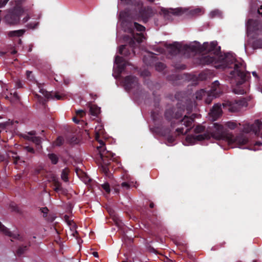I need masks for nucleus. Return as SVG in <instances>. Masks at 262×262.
<instances>
[{"mask_svg":"<svg viewBox=\"0 0 262 262\" xmlns=\"http://www.w3.org/2000/svg\"><path fill=\"white\" fill-rule=\"evenodd\" d=\"M245 65L243 62H236L234 64V70L231 73L234 78L232 80L233 84L235 83L236 88H233V92L237 94L242 95L246 93V91L238 86L243 84L245 81L246 73L245 72Z\"/></svg>","mask_w":262,"mask_h":262,"instance_id":"f257e3e1","label":"nucleus"},{"mask_svg":"<svg viewBox=\"0 0 262 262\" xmlns=\"http://www.w3.org/2000/svg\"><path fill=\"white\" fill-rule=\"evenodd\" d=\"M225 133L224 127L220 124H214L213 126V130L211 134L209 133L203 135L188 136L186 138V145H191L195 143L197 141H201L208 139L212 137L216 139H220L222 138Z\"/></svg>","mask_w":262,"mask_h":262,"instance_id":"f03ea898","label":"nucleus"},{"mask_svg":"<svg viewBox=\"0 0 262 262\" xmlns=\"http://www.w3.org/2000/svg\"><path fill=\"white\" fill-rule=\"evenodd\" d=\"M219 82L217 81H214L210 91V94L206 92L203 90L197 92L195 94V97L197 99H202L204 97H207L205 101L207 103H210L213 97H216L219 96L220 91L219 90Z\"/></svg>","mask_w":262,"mask_h":262,"instance_id":"7ed1b4c3","label":"nucleus"},{"mask_svg":"<svg viewBox=\"0 0 262 262\" xmlns=\"http://www.w3.org/2000/svg\"><path fill=\"white\" fill-rule=\"evenodd\" d=\"M134 29H128V32H129L131 35L130 38L129 39L127 37L124 38V39L126 41H128L132 45L135 43V41L138 43L141 42L144 39V37L142 33H136L135 34V31H142L144 30L145 28L143 26L140 25L137 23H134Z\"/></svg>","mask_w":262,"mask_h":262,"instance_id":"20e7f679","label":"nucleus"},{"mask_svg":"<svg viewBox=\"0 0 262 262\" xmlns=\"http://www.w3.org/2000/svg\"><path fill=\"white\" fill-rule=\"evenodd\" d=\"M100 143V146L98 147V150H99V155L104 165L108 164L106 161V159L110 158V159L114 157V154L109 152L108 151H105L104 146V143L102 140H98Z\"/></svg>","mask_w":262,"mask_h":262,"instance_id":"39448f33","label":"nucleus"},{"mask_svg":"<svg viewBox=\"0 0 262 262\" xmlns=\"http://www.w3.org/2000/svg\"><path fill=\"white\" fill-rule=\"evenodd\" d=\"M192 122L193 119L191 118L185 116L181 121L180 124L185 126V129H184V127H182L178 128L177 131L182 134L187 133L192 126Z\"/></svg>","mask_w":262,"mask_h":262,"instance_id":"423d86ee","label":"nucleus"},{"mask_svg":"<svg viewBox=\"0 0 262 262\" xmlns=\"http://www.w3.org/2000/svg\"><path fill=\"white\" fill-rule=\"evenodd\" d=\"M262 130V122L259 120H256L253 124L246 125L243 129V131L245 133H249L251 132H254L257 134L258 132Z\"/></svg>","mask_w":262,"mask_h":262,"instance_id":"0eeeda50","label":"nucleus"},{"mask_svg":"<svg viewBox=\"0 0 262 262\" xmlns=\"http://www.w3.org/2000/svg\"><path fill=\"white\" fill-rule=\"evenodd\" d=\"M138 81L136 78L133 76L126 77L124 81V86L126 90H130L137 86Z\"/></svg>","mask_w":262,"mask_h":262,"instance_id":"6e6552de","label":"nucleus"},{"mask_svg":"<svg viewBox=\"0 0 262 262\" xmlns=\"http://www.w3.org/2000/svg\"><path fill=\"white\" fill-rule=\"evenodd\" d=\"M126 63L123 61L122 58L117 56L115 58L114 70L117 71L118 74L122 72L123 70Z\"/></svg>","mask_w":262,"mask_h":262,"instance_id":"1a4fd4ad","label":"nucleus"},{"mask_svg":"<svg viewBox=\"0 0 262 262\" xmlns=\"http://www.w3.org/2000/svg\"><path fill=\"white\" fill-rule=\"evenodd\" d=\"M186 10H187L186 9H183L182 8H177L175 9H170V10H168L166 9H162V11L163 14L167 18H168V16L170 14H176V15H180V14L183 13Z\"/></svg>","mask_w":262,"mask_h":262,"instance_id":"9d476101","label":"nucleus"},{"mask_svg":"<svg viewBox=\"0 0 262 262\" xmlns=\"http://www.w3.org/2000/svg\"><path fill=\"white\" fill-rule=\"evenodd\" d=\"M23 15H26V16L23 18V21L25 23L28 20V14L26 11L20 7L16 8L14 10L13 14H12V16H16L17 20H18L19 17Z\"/></svg>","mask_w":262,"mask_h":262,"instance_id":"9b49d317","label":"nucleus"},{"mask_svg":"<svg viewBox=\"0 0 262 262\" xmlns=\"http://www.w3.org/2000/svg\"><path fill=\"white\" fill-rule=\"evenodd\" d=\"M35 135L34 132H31L28 134V135H25V138L32 142H34L37 146H38V148H40L41 147H39V145L41 143V139L39 137H36Z\"/></svg>","mask_w":262,"mask_h":262,"instance_id":"f8f14e48","label":"nucleus"},{"mask_svg":"<svg viewBox=\"0 0 262 262\" xmlns=\"http://www.w3.org/2000/svg\"><path fill=\"white\" fill-rule=\"evenodd\" d=\"M222 113L221 105L218 104L214 105L211 110L210 115L213 117L214 119H215L219 117Z\"/></svg>","mask_w":262,"mask_h":262,"instance_id":"ddd939ff","label":"nucleus"},{"mask_svg":"<svg viewBox=\"0 0 262 262\" xmlns=\"http://www.w3.org/2000/svg\"><path fill=\"white\" fill-rule=\"evenodd\" d=\"M39 93L41 95H36V96L40 99L39 101H41V99H42L43 98L48 99L50 98H52L53 97L50 92H47L46 90L43 89H40L39 90Z\"/></svg>","mask_w":262,"mask_h":262,"instance_id":"4468645a","label":"nucleus"},{"mask_svg":"<svg viewBox=\"0 0 262 262\" xmlns=\"http://www.w3.org/2000/svg\"><path fill=\"white\" fill-rule=\"evenodd\" d=\"M203 48H204V50L206 51H213L217 48V42L215 41H213L210 42L209 44L208 43H204L203 45Z\"/></svg>","mask_w":262,"mask_h":262,"instance_id":"2eb2a0df","label":"nucleus"},{"mask_svg":"<svg viewBox=\"0 0 262 262\" xmlns=\"http://www.w3.org/2000/svg\"><path fill=\"white\" fill-rule=\"evenodd\" d=\"M64 218L66 220L69 226H70V230L72 232L71 234L73 236H75V235L77 234V231L76 230V225L75 223H74L73 221H71L70 220H67L68 216L67 215L64 216Z\"/></svg>","mask_w":262,"mask_h":262,"instance_id":"dca6fc26","label":"nucleus"},{"mask_svg":"<svg viewBox=\"0 0 262 262\" xmlns=\"http://www.w3.org/2000/svg\"><path fill=\"white\" fill-rule=\"evenodd\" d=\"M103 133V127L101 123L98 124L95 127V138L97 140H98L99 136Z\"/></svg>","mask_w":262,"mask_h":262,"instance_id":"f3484780","label":"nucleus"},{"mask_svg":"<svg viewBox=\"0 0 262 262\" xmlns=\"http://www.w3.org/2000/svg\"><path fill=\"white\" fill-rule=\"evenodd\" d=\"M90 112L92 115L96 116L100 113V108L95 105L91 104L90 106Z\"/></svg>","mask_w":262,"mask_h":262,"instance_id":"a211bd4d","label":"nucleus"},{"mask_svg":"<svg viewBox=\"0 0 262 262\" xmlns=\"http://www.w3.org/2000/svg\"><path fill=\"white\" fill-rule=\"evenodd\" d=\"M248 139L242 135L237 137L235 142L239 145H244L248 142Z\"/></svg>","mask_w":262,"mask_h":262,"instance_id":"6ab92c4d","label":"nucleus"},{"mask_svg":"<svg viewBox=\"0 0 262 262\" xmlns=\"http://www.w3.org/2000/svg\"><path fill=\"white\" fill-rule=\"evenodd\" d=\"M54 185L55 187L54 188V190L59 193H64L63 188L61 187V185L58 181H56L55 179L54 180Z\"/></svg>","mask_w":262,"mask_h":262,"instance_id":"aec40b11","label":"nucleus"},{"mask_svg":"<svg viewBox=\"0 0 262 262\" xmlns=\"http://www.w3.org/2000/svg\"><path fill=\"white\" fill-rule=\"evenodd\" d=\"M24 33V30H18L10 32L9 33V35L10 36H20Z\"/></svg>","mask_w":262,"mask_h":262,"instance_id":"412c9836","label":"nucleus"},{"mask_svg":"<svg viewBox=\"0 0 262 262\" xmlns=\"http://www.w3.org/2000/svg\"><path fill=\"white\" fill-rule=\"evenodd\" d=\"M7 98H9L10 99V101L12 103H16L19 100V97L16 92H14L13 93H11L10 96V97L7 96Z\"/></svg>","mask_w":262,"mask_h":262,"instance_id":"4be33fe9","label":"nucleus"},{"mask_svg":"<svg viewBox=\"0 0 262 262\" xmlns=\"http://www.w3.org/2000/svg\"><path fill=\"white\" fill-rule=\"evenodd\" d=\"M0 231L2 232L4 234H5L6 235H8L9 236H12V234L9 230V229H7L6 227H5L3 225H2L1 222H0Z\"/></svg>","mask_w":262,"mask_h":262,"instance_id":"5701e85b","label":"nucleus"},{"mask_svg":"<svg viewBox=\"0 0 262 262\" xmlns=\"http://www.w3.org/2000/svg\"><path fill=\"white\" fill-rule=\"evenodd\" d=\"M214 61V59L212 57L209 56H205L202 59V63L204 64H209L213 63Z\"/></svg>","mask_w":262,"mask_h":262,"instance_id":"b1692460","label":"nucleus"},{"mask_svg":"<svg viewBox=\"0 0 262 262\" xmlns=\"http://www.w3.org/2000/svg\"><path fill=\"white\" fill-rule=\"evenodd\" d=\"M169 49L172 50V54H177V53L180 51V49L179 48V44L176 43L173 45L169 46Z\"/></svg>","mask_w":262,"mask_h":262,"instance_id":"393cba45","label":"nucleus"},{"mask_svg":"<svg viewBox=\"0 0 262 262\" xmlns=\"http://www.w3.org/2000/svg\"><path fill=\"white\" fill-rule=\"evenodd\" d=\"M68 173L69 170L68 169H64L62 170L61 174V178L64 182L68 181Z\"/></svg>","mask_w":262,"mask_h":262,"instance_id":"a878e982","label":"nucleus"},{"mask_svg":"<svg viewBox=\"0 0 262 262\" xmlns=\"http://www.w3.org/2000/svg\"><path fill=\"white\" fill-rule=\"evenodd\" d=\"M49 158L53 164H55L57 163V162L58 161V158H57V157L56 156V155L53 154H49Z\"/></svg>","mask_w":262,"mask_h":262,"instance_id":"bb28decb","label":"nucleus"},{"mask_svg":"<svg viewBox=\"0 0 262 262\" xmlns=\"http://www.w3.org/2000/svg\"><path fill=\"white\" fill-rule=\"evenodd\" d=\"M226 126L229 129H233L236 126V124L233 122H228L225 124Z\"/></svg>","mask_w":262,"mask_h":262,"instance_id":"cd10ccee","label":"nucleus"},{"mask_svg":"<svg viewBox=\"0 0 262 262\" xmlns=\"http://www.w3.org/2000/svg\"><path fill=\"white\" fill-rule=\"evenodd\" d=\"M204 10L201 8H197L192 11V14H201L203 13Z\"/></svg>","mask_w":262,"mask_h":262,"instance_id":"c85d7f7f","label":"nucleus"},{"mask_svg":"<svg viewBox=\"0 0 262 262\" xmlns=\"http://www.w3.org/2000/svg\"><path fill=\"white\" fill-rule=\"evenodd\" d=\"M204 130V126H203L202 125H198L194 129V132L196 134L201 133L202 132H203Z\"/></svg>","mask_w":262,"mask_h":262,"instance_id":"c756f323","label":"nucleus"},{"mask_svg":"<svg viewBox=\"0 0 262 262\" xmlns=\"http://www.w3.org/2000/svg\"><path fill=\"white\" fill-rule=\"evenodd\" d=\"M63 142V139L61 137H58L55 142L54 143L55 145L56 146H60Z\"/></svg>","mask_w":262,"mask_h":262,"instance_id":"7c9ffc66","label":"nucleus"},{"mask_svg":"<svg viewBox=\"0 0 262 262\" xmlns=\"http://www.w3.org/2000/svg\"><path fill=\"white\" fill-rule=\"evenodd\" d=\"M195 45H190L187 47L189 48L192 51H196L198 50L197 43H194Z\"/></svg>","mask_w":262,"mask_h":262,"instance_id":"2f4dec72","label":"nucleus"},{"mask_svg":"<svg viewBox=\"0 0 262 262\" xmlns=\"http://www.w3.org/2000/svg\"><path fill=\"white\" fill-rule=\"evenodd\" d=\"M76 113L77 115L80 117H82L85 114V112L82 110H77Z\"/></svg>","mask_w":262,"mask_h":262,"instance_id":"473e14b6","label":"nucleus"},{"mask_svg":"<svg viewBox=\"0 0 262 262\" xmlns=\"http://www.w3.org/2000/svg\"><path fill=\"white\" fill-rule=\"evenodd\" d=\"M102 187L106 192L109 193L110 192V186L107 183L103 184Z\"/></svg>","mask_w":262,"mask_h":262,"instance_id":"72a5a7b5","label":"nucleus"},{"mask_svg":"<svg viewBox=\"0 0 262 262\" xmlns=\"http://www.w3.org/2000/svg\"><path fill=\"white\" fill-rule=\"evenodd\" d=\"M9 0H4L3 1H0V8H3L6 5Z\"/></svg>","mask_w":262,"mask_h":262,"instance_id":"f704fd0d","label":"nucleus"},{"mask_svg":"<svg viewBox=\"0 0 262 262\" xmlns=\"http://www.w3.org/2000/svg\"><path fill=\"white\" fill-rule=\"evenodd\" d=\"M25 148L29 152H32V153H34V149L32 147H31L26 146L25 147Z\"/></svg>","mask_w":262,"mask_h":262,"instance_id":"c9c22d12","label":"nucleus"},{"mask_svg":"<svg viewBox=\"0 0 262 262\" xmlns=\"http://www.w3.org/2000/svg\"><path fill=\"white\" fill-rule=\"evenodd\" d=\"M164 68V65L162 63H159L157 67V69L158 70H162Z\"/></svg>","mask_w":262,"mask_h":262,"instance_id":"e433bc0d","label":"nucleus"},{"mask_svg":"<svg viewBox=\"0 0 262 262\" xmlns=\"http://www.w3.org/2000/svg\"><path fill=\"white\" fill-rule=\"evenodd\" d=\"M101 168L104 173H107L108 169L106 166H102Z\"/></svg>","mask_w":262,"mask_h":262,"instance_id":"4c0bfd02","label":"nucleus"},{"mask_svg":"<svg viewBox=\"0 0 262 262\" xmlns=\"http://www.w3.org/2000/svg\"><path fill=\"white\" fill-rule=\"evenodd\" d=\"M218 14H219V11L218 10H214L210 13V15L212 16H214Z\"/></svg>","mask_w":262,"mask_h":262,"instance_id":"58836bf2","label":"nucleus"},{"mask_svg":"<svg viewBox=\"0 0 262 262\" xmlns=\"http://www.w3.org/2000/svg\"><path fill=\"white\" fill-rule=\"evenodd\" d=\"M125 48L124 46H121L120 47L119 52L121 54H123V51Z\"/></svg>","mask_w":262,"mask_h":262,"instance_id":"ea45409f","label":"nucleus"},{"mask_svg":"<svg viewBox=\"0 0 262 262\" xmlns=\"http://www.w3.org/2000/svg\"><path fill=\"white\" fill-rule=\"evenodd\" d=\"M121 185L123 187H126V188H128L129 187V185L126 182H123L121 184Z\"/></svg>","mask_w":262,"mask_h":262,"instance_id":"a19ab883","label":"nucleus"},{"mask_svg":"<svg viewBox=\"0 0 262 262\" xmlns=\"http://www.w3.org/2000/svg\"><path fill=\"white\" fill-rule=\"evenodd\" d=\"M31 74H32V72H30V71H27V72H26V75H27V77L28 78H30L31 80H32V78L30 77Z\"/></svg>","mask_w":262,"mask_h":262,"instance_id":"79ce46f5","label":"nucleus"},{"mask_svg":"<svg viewBox=\"0 0 262 262\" xmlns=\"http://www.w3.org/2000/svg\"><path fill=\"white\" fill-rule=\"evenodd\" d=\"M144 13L145 12H143L141 14V17L142 19H143L144 20V21H146V19H147V17H146L144 15Z\"/></svg>","mask_w":262,"mask_h":262,"instance_id":"37998d69","label":"nucleus"},{"mask_svg":"<svg viewBox=\"0 0 262 262\" xmlns=\"http://www.w3.org/2000/svg\"><path fill=\"white\" fill-rule=\"evenodd\" d=\"M54 97L57 99V100H59V99H61L62 98V96L56 94L54 95Z\"/></svg>","mask_w":262,"mask_h":262,"instance_id":"c03bdc74","label":"nucleus"},{"mask_svg":"<svg viewBox=\"0 0 262 262\" xmlns=\"http://www.w3.org/2000/svg\"><path fill=\"white\" fill-rule=\"evenodd\" d=\"M251 21V20H249L247 24V31H248V32L250 30V22Z\"/></svg>","mask_w":262,"mask_h":262,"instance_id":"a18cd8bd","label":"nucleus"},{"mask_svg":"<svg viewBox=\"0 0 262 262\" xmlns=\"http://www.w3.org/2000/svg\"><path fill=\"white\" fill-rule=\"evenodd\" d=\"M37 24H38V23H35V24L34 25V26H32L31 25H29V27L30 28H32V29H33V28H35V27L37 25Z\"/></svg>","mask_w":262,"mask_h":262,"instance_id":"49530a36","label":"nucleus"},{"mask_svg":"<svg viewBox=\"0 0 262 262\" xmlns=\"http://www.w3.org/2000/svg\"><path fill=\"white\" fill-rule=\"evenodd\" d=\"M257 12L259 14H260L262 15V7H260V8H259L257 10Z\"/></svg>","mask_w":262,"mask_h":262,"instance_id":"de8ad7c7","label":"nucleus"},{"mask_svg":"<svg viewBox=\"0 0 262 262\" xmlns=\"http://www.w3.org/2000/svg\"><path fill=\"white\" fill-rule=\"evenodd\" d=\"M214 66H215L216 68H225V67H227V66H222L218 65V64H217V65H216V64H215Z\"/></svg>","mask_w":262,"mask_h":262,"instance_id":"09e8293b","label":"nucleus"},{"mask_svg":"<svg viewBox=\"0 0 262 262\" xmlns=\"http://www.w3.org/2000/svg\"><path fill=\"white\" fill-rule=\"evenodd\" d=\"M93 255H94V256H95V257H98V254L97 252H94L93 253Z\"/></svg>","mask_w":262,"mask_h":262,"instance_id":"8fccbe9b","label":"nucleus"},{"mask_svg":"<svg viewBox=\"0 0 262 262\" xmlns=\"http://www.w3.org/2000/svg\"><path fill=\"white\" fill-rule=\"evenodd\" d=\"M73 121L74 122L76 123H78L79 122V120H78L76 118V117H74V118H73Z\"/></svg>","mask_w":262,"mask_h":262,"instance_id":"3c124183","label":"nucleus"},{"mask_svg":"<svg viewBox=\"0 0 262 262\" xmlns=\"http://www.w3.org/2000/svg\"><path fill=\"white\" fill-rule=\"evenodd\" d=\"M48 210L47 208H44L42 209V211L43 212V213H47V211Z\"/></svg>","mask_w":262,"mask_h":262,"instance_id":"603ef678","label":"nucleus"},{"mask_svg":"<svg viewBox=\"0 0 262 262\" xmlns=\"http://www.w3.org/2000/svg\"><path fill=\"white\" fill-rule=\"evenodd\" d=\"M252 75L255 77H257V75L256 74V73L255 72H252Z\"/></svg>","mask_w":262,"mask_h":262,"instance_id":"864d4df0","label":"nucleus"},{"mask_svg":"<svg viewBox=\"0 0 262 262\" xmlns=\"http://www.w3.org/2000/svg\"><path fill=\"white\" fill-rule=\"evenodd\" d=\"M256 144L258 145H262V143L260 142H258L256 143Z\"/></svg>","mask_w":262,"mask_h":262,"instance_id":"5fc2aeb1","label":"nucleus"},{"mask_svg":"<svg viewBox=\"0 0 262 262\" xmlns=\"http://www.w3.org/2000/svg\"><path fill=\"white\" fill-rule=\"evenodd\" d=\"M13 157L14 159H16L17 158V156H16V154H15V156H13Z\"/></svg>","mask_w":262,"mask_h":262,"instance_id":"6e6d98bb","label":"nucleus"},{"mask_svg":"<svg viewBox=\"0 0 262 262\" xmlns=\"http://www.w3.org/2000/svg\"><path fill=\"white\" fill-rule=\"evenodd\" d=\"M18 252L20 253H22V252L21 251V249H19L18 250Z\"/></svg>","mask_w":262,"mask_h":262,"instance_id":"4d7b16f0","label":"nucleus"},{"mask_svg":"<svg viewBox=\"0 0 262 262\" xmlns=\"http://www.w3.org/2000/svg\"><path fill=\"white\" fill-rule=\"evenodd\" d=\"M150 207L151 208H152V207H153V204H150Z\"/></svg>","mask_w":262,"mask_h":262,"instance_id":"13d9d810","label":"nucleus"},{"mask_svg":"<svg viewBox=\"0 0 262 262\" xmlns=\"http://www.w3.org/2000/svg\"><path fill=\"white\" fill-rule=\"evenodd\" d=\"M16 53V51H14L12 52V54H15Z\"/></svg>","mask_w":262,"mask_h":262,"instance_id":"bf43d9fd","label":"nucleus"},{"mask_svg":"<svg viewBox=\"0 0 262 262\" xmlns=\"http://www.w3.org/2000/svg\"><path fill=\"white\" fill-rule=\"evenodd\" d=\"M122 15H123V13H121L120 14V17H122Z\"/></svg>","mask_w":262,"mask_h":262,"instance_id":"052dcab7","label":"nucleus"},{"mask_svg":"<svg viewBox=\"0 0 262 262\" xmlns=\"http://www.w3.org/2000/svg\"><path fill=\"white\" fill-rule=\"evenodd\" d=\"M121 1H125L126 2L127 0H120Z\"/></svg>","mask_w":262,"mask_h":262,"instance_id":"680f3d73","label":"nucleus"},{"mask_svg":"<svg viewBox=\"0 0 262 262\" xmlns=\"http://www.w3.org/2000/svg\"><path fill=\"white\" fill-rule=\"evenodd\" d=\"M260 137L262 138V133L260 135Z\"/></svg>","mask_w":262,"mask_h":262,"instance_id":"e2e57ef3","label":"nucleus"},{"mask_svg":"<svg viewBox=\"0 0 262 262\" xmlns=\"http://www.w3.org/2000/svg\"><path fill=\"white\" fill-rule=\"evenodd\" d=\"M16 162H17V161H16V160H15V161H14V163H16Z\"/></svg>","mask_w":262,"mask_h":262,"instance_id":"0e129e2a","label":"nucleus"},{"mask_svg":"<svg viewBox=\"0 0 262 262\" xmlns=\"http://www.w3.org/2000/svg\"><path fill=\"white\" fill-rule=\"evenodd\" d=\"M17 1H20H20H21L22 0H17Z\"/></svg>","mask_w":262,"mask_h":262,"instance_id":"69168bd1","label":"nucleus"}]
</instances>
